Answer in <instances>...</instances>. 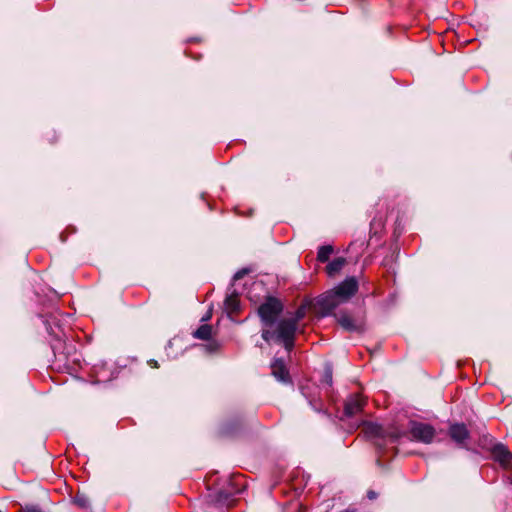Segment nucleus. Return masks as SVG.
Instances as JSON below:
<instances>
[{"instance_id":"nucleus-3","label":"nucleus","mask_w":512,"mask_h":512,"mask_svg":"<svg viewBox=\"0 0 512 512\" xmlns=\"http://www.w3.org/2000/svg\"><path fill=\"white\" fill-rule=\"evenodd\" d=\"M282 311L281 301L271 296L267 297L265 302L258 307V315L262 324L266 327L274 325Z\"/></svg>"},{"instance_id":"nucleus-15","label":"nucleus","mask_w":512,"mask_h":512,"mask_svg":"<svg viewBox=\"0 0 512 512\" xmlns=\"http://www.w3.org/2000/svg\"><path fill=\"white\" fill-rule=\"evenodd\" d=\"M75 503L78 504L80 507L85 508L88 505V500L84 496H76Z\"/></svg>"},{"instance_id":"nucleus-2","label":"nucleus","mask_w":512,"mask_h":512,"mask_svg":"<svg viewBox=\"0 0 512 512\" xmlns=\"http://www.w3.org/2000/svg\"><path fill=\"white\" fill-rule=\"evenodd\" d=\"M297 330V319H282L277 325L275 331L269 329L262 330V338L269 342L275 340L283 343L285 349L290 352L294 346V337Z\"/></svg>"},{"instance_id":"nucleus-20","label":"nucleus","mask_w":512,"mask_h":512,"mask_svg":"<svg viewBox=\"0 0 512 512\" xmlns=\"http://www.w3.org/2000/svg\"><path fill=\"white\" fill-rule=\"evenodd\" d=\"M24 512H42V511L36 507H26Z\"/></svg>"},{"instance_id":"nucleus-18","label":"nucleus","mask_w":512,"mask_h":512,"mask_svg":"<svg viewBox=\"0 0 512 512\" xmlns=\"http://www.w3.org/2000/svg\"><path fill=\"white\" fill-rule=\"evenodd\" d=\"M367 497H368L370 500H374V499H376V498H377V493H376L375 491L370 490V491H368V493H367Z\"/></svg>"},{"instance_id":"nucleus-16","label":"nucleus","mask_w":512,"mask_h":512,"mask_svg":"<svg viewBox=\"0 0 512 512\" xmlns=\"http://www.w3.org/2000/svg\"><path fill=\"white\" fill-rule=\"evenodd\" d=\"M304 308H299L296 312V316L293 319H297V322L304 317Z\"/></svg>"},{"instance_id":"nucleus-12","label":"nucleus","mask_w":512,"mask_h":512,"mask_svg":"<svg viewBox=\"0 0 512 512\" xmlns=\"http://www.w3.org/2000/svg\"><path fill=\"white\" fill-rule=\"evenodd\" d=\"M333 253V247L331 245H324L318 249L317 260L319 262H327L330 255Z\"/></svg>"},{"instance_id":"nucleus-8","label":"nucleus","mask_w":512,"mask_h":512,"mask_svg":"<svg viewBox=\"0 0 512 512\" xmlns=\"http://www.w3.org/2000/svg\"><path fill=\"white\" fill-rule=\"evenodd\" d=\"M338 323L341 327L349 332H362L364 331V323L362 321L355 322L349 315L340 314L337 317Z\"/></svg>"},{"instance_id":"nucleus-17","label":"nucleus","mask_w":512,"mask_h":512,"mask_svg":"<svg viewBox=\"0 0 512 512\" xmlns=\"http://www.w3.org/2000/svg\"><path fill=\"white\" fill-rule=\"evenodd\" d=\"M246 272H247V270H245V269L236 272L234 275V279L238 280V279L242 278L246 274Z\"/></svg>"},{"instance_id":"nucleus-7","label":"nucleus","mask_w":512,"mask_h":512,"mask_svg":"<svg viewBox=\"0 0 512 512\" xmlns=\"http://www.w3.org/2000/svg\"><path fill=\"white\" fill-rule=\"evenodd\" d=\"M494 458L505 468L512 467V453L503 445L497 444L492 450Z\"/></svg>"},{"instance_id":"nucleus-5","label":"nucleus","mask_w":512,"mask_h":512,"mask_svg":"<svg viewBox=\"0 0 512 512\" xmlns=\"http://www.w3.org/2000/svg\"><path fill=\"white\" fill-rule=\"evenodd\" d=\"M469 431L465 424L455 423L449 427L450 438L459 446L464 447L469 438Z\"/></svg>"},{"instance_id":"nucleus-21","label":"nucleus","mask_w":512,"mask_h":512,"mask_svg":"<svg viewBox=\"0 0 512 512\" xmlns=\"http://www.w3.org/2000/svg\"><path fill=\"white\" fill-rule=\"evenodd\" d=\"M211 318V312L209 311L204 317H202V321H207Z\"/></svg>"},{"instance_id":"nucleus-19","label":"nucleus","mask_w":512,"mask_h":512,"mask_svg":"<svg viewBox=\"0 0 512 512\" xmlns=\"http://www.w3.org/2000/svg\"><path fill=\"white\" fill-rule=\"evenodd\" d=\"M325 380L328 384H331L332 382V374L330 371H327L326 374H325Z\"/></svg>"},{"instance_id":"nucleus-14","label":"nucleus","mask_w":512,"mask_h":512,"mask_svg":"<svg viewBox=\"0 0 512 512\" xmlns=\"http://www.w3.org/2000/svg\"><path fill=\"white\" fill-rule=\"evenodd\" d=\"M225 304L231 311H237L239 308L238 299L234 295L227 297L225 300Z\"/></svg>"},{"instance_id":"nucleus-13","label":"nucleus","mask_w":512,"mask_h":512,"mask_svg":"<svg viewBox=\"0 0 512 512\" xmlns=\"http://www.w3.org/2000/svg\"><path fill=\"white\" fill-rule=\"evenodd\" d=\"M381 426L374 423H369L365 426V432L369 436H379L381 434Z\"/></svg>"},{"instance_id":"nucleus-1","label":"nucleus","mask_w":512,"mask_h":512,"mask_svg":"<svg viewBox=\"0 0 512 512\" xmlns=\"http://www.w3.org/2000/svg\"><path fill=\"white\" fill-rule=\"evenodd\" d=\"M358 283L355 277H348L334 289L322 294L316 300V308L321 316L330 315L338 306L349 301L356 294Z\"/></svg>"},{"instance_id":"nucleus-6","label":"nucleus","mask_w":512,"mask_h":512,"mask_svg":"<svg viewBox=\"0 0 512 512\" xmlns=\"http://www.w3.org/2000/svg\"><path fill=\"white\" fill-rule=\"evenodd\" d=\"M271 373L278 381L282 383L291 382L289 371L282 359H274L271 364Z\"/></svg>"},{"instance_id":"nucleus-11","label":"nucleus","mask_w":512,"mask_h":512,"mask_svg":"<svg viewBox=\"0 0 512 512\" xmlns=\"http://www.w3.org/2000/svg\"><path fill=\"white\" fill-rule=\"evenodd\" d=\"M212 334V327L210 325H201L196 331L193 332V336L200 340H209Z\"/></svg>"},{"instance_id":"nucleus-9","label":"nucleus","mask_w":512,"mask_h":512,"mask_svg":"<svg viewBox=\"0 0 512 512\" xmlns=\"http://www.w3.org/2000/svg\"><path fill=\"white\" fill-rule=\"evenodd\" d=\"M365 404V400L360 395L351 396L345 403L344 411L347 416H353L359 413Z\"/></svg>"},{"instance_id":"nucleus-22","label":"nucleus","mask_w":512,"mask_h":512,"mask_svg":"<svg viewBox=\"0 0 512 512\" xmlns=\"http://www.w3.org/2000/svg\"><path fill=\"white\" fill-rule=\"evenodd\" d=\"M150 363H151V364H153V367H158V366H157V361H155V360H151V361H150Z\"/></svg>"},{"instance_id":"nucleus-10","label":"nucleus","mask_w":512,"mask_h":512,"mask_svg":"<svg viewBox=\"0 0 512 512\" xmlns=\"http://www.w3.org/2000/svg\"><path fill=\"white\" fill-rule=\"evenodd\" d=\"M346 264V259L343 257L335 258L326 266V271L329 276H334L342 270Z\"/></svg>"},{"instance_id":"nucleus-4","label":"nucleus","mask_w":512,"mask_h":512,"mask_svg":"<svg viewBox=\"0 0 512 512\" xmlns=\"http://www.w3.org/2000/svg\"><path fill=\"white\" fill-rule=\"evenodd\" d=\"M411 439L424 444L433 442L436 431L433 426L427 423L411 421L409 424Z\"/></svg>"}]
</instances>
